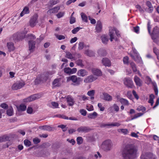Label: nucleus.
I'll return each instance as SVG.
<instances>
[{
  "label": "nucleus",
  "mask_w": 159,
  "mask_h": 159,
  "mask_svg": "<svg viewBox=\"0 0 159 159\" xmlns=\"http://www.w3.org/2000/svg\"><path fill=\"white\" fill-rule=\"evenodd\" d=\"M138 146L134 144L126 145L121 151V155L123 159H134L136 158L138 153Z\"/></svg>",
  "instance_id": "obj_1"
},
{
  "label": "nucleus",
  "mask_w": 159,
  "mask_h": 159,
  "mask_svg": "<svg viewBox=\"0 0 159 159\" xmlns=\"http://www.w3.org/2000/svg\"><path fill=\"white\" fill-rule=\"evenodd\" d=\"M113 143L110 139H107L104 141L101 145V148L103 150L106 152L110 151L112 148Z\"/></svg>",
  "instance_id": "obj_2"
},
{
  "label": "nucleus",
  "mask_w": 159,
  "mask_h": 159,
  "mask_svg": "<svg viewBox=\"0 0 159 159\" xmlns=\"http://www.w3.org/2000/svg\"><path fill=\"white\" fill-rule=\"evenodd\" d=\"M71 81L74 85L78 86L80 85L82 82V79L80 77H77L75 75H73L67 78V81L68 82Z\"/></svg>",
  "instance_id": "obj_3"
},
{
  "label": "nucleus",
  "mask_w": 159,
  "mask_h": 159,
  "mask_svg": "<svg viewBox=\"0 0 159 159\" xmlns=\"http://www.w3.org/2000/svg\"><path fill=\"white\" fill-rule=\"evenodd\" d=\"M28 39H31L29 41V50L30 51V52H33V49L35 48V42L33 40L35 39V37L34 35L32 34H28L26 36Z\"/></svg>",
  "instance_id": "obj_4"
},
{
  "label": "nucleus",
  "mask_w": 159,
  "mask_h": 159,
  "mask_svg": "<svg viewBox=\"0 0 159 159\" xmlns=\"http://www.w3.org/2000/svg\"><path fill=\"white\" fill-rule=\"evenodd\" d=\"M25 34L24 32H19L14 34L12 37L13 40L15 42L23 39L25 37Z\"/></svg>",
  "instance_id": "obj_5"
},
{
  "label": "nucleus",
  "mask_w": 159,
  "mask_h": 159,
  "mask_svg": "<svg viewBox=\"0 0 159 159\" xmlns=\"http://www.w3.org/2000/svg\"><path fill=\"white\" fill-rule=\"evenodd\" d=\"M123 81L125 85L128 88H132L134 86L133 81L129 78H125Z\"/></svg>",
  "instance_id": "obj_6"
},
{
  "label": "nucleus",
  "mask_w": 159,
  "mask_h": 159,
  "mask_svg": "<svg viewBox=\"0 0 159 159\" xmlns=\"http://www.w3.org/2000/svg\"><path fill=\"white\" fill-rule=\"evenodd\" d=\"M141 159H157L156 156L151 152L146 153L145 155H142L140 157Z\"/></svg>",
  "instance_id": "obj_7"
},
{
  "label": "nucleus",
  "mask_w": 159,
  "mask_h": 159,
  "mask_svg": "<svg viewBox=\"0 0 159 159\" xmlns=\"http://www.w3.org/2000/svg\"><path fill=\"white\" fill-rule=\"evenodd\" d=\"M25 84L24 82H17L12 85L11 89L13 90H16L22 88Z\"/></svg>",
  "instance_id": "obj_8"
},
{
  "label": "nucleus",
  "mask_w": 159,
  "mask_h": 159,
  "mask_svg": "<svg viewBox=\"0 0 159 159\" xmlns=\"http://www.w3.org/2000/svg\"><path fill=\"white\" fill-rule=\"evenodd\" d=\"M38 16L37 15L34 16L30 19L29 23L30 26L32 27H34L38 23Z\"/></svg>",
  "instance_id": "obj_9"
},
{
  "label": "nucleus",
  "mask_w": 159,
  "mask_h": 159,
  "mask_svg": "<svg viewBox=\"0 0 159 159\" xmlns=\"http://www.w3.org/2000/svg\"><path fill=\"white\" fill-rule=\"evenodd\" d=\"M97 79V78L93 75H91L86 77L84 80V82L86 83L92 82Z\"/></svg>",
  "instance_id": "obj_10"
},
{
  "label": "nucleus",
  "mask_w": 159,
  "mask_h": 159,
  "mask_svg": "<svg viewBox=\"0 0 159 159\" xmlns=\"http://www.w3.org/2000/svg\"><path fill=\"white\" fill-rule=\"evenodd\" d=\"M68 105L70 106H73L75 103L74 98L68 95L66 98Z\"/></svg>",
  "instance_id": "obj_11"
},
{
  "label": "nucleus",
  "mask_w": 159,
  "mask_h": 159,
  "mask_svg": "<svg viewBox=\"0 0 159 159\" xmlns=\"http://www.w3.org/2000/svg\"><path fill=\"white\" fill-rule=\"evenodd\" d=\"M90 130V129L88 127L81 126L77 129V131L79 132L86 133L88 132Z\"/></svg>",
  "instance_id": "obj_12"
},
{
  "label": "nucleus",
  "mask_w": 159,
  "mask_h": 159,
  "mask_svg": "<svg viewBox=\"0 0 159 159\" xmlns=\"http://www.w3.org/2000/svg\"><path fill=\"white\" fill-rule=\"evenodd\" d=\"M38 98H39L38 97V95L37 94H35L28 97L25 99H24V101L26 102H30L33 101Z\"/></svg>",
  "instance_id": "obj_13"
},
{
  "label": "nucleus",
  "mask_w": 159,
  "mask_h": 159,
  "mask_svg": "<svg viewBox=\"0 0 159 159\" xmlns=\"http://www.w3.org/2000/svg\"><path fill=\"white\" fill-rule=\"evenodd\" d=\"M102 25L101 21L98 20L97 21V23L95 27L96 31L98 33L100 32L102 30Z\"/></svg>",
  "instance_id": "obj_14"
},
{
  "label": "nucleus",
  "mask_w": 159,
  "mask_h": 159,
  "mask_svg": "<svg viewBox=\"0 0 159 159\" xmlns=\"http://www.w3.org/2000/svg\"><path fill=\"white\" fill-rule=\"evenodd\" d=\"M103 96L102 99L105 101H111L112 99V97L106 93H103Z\"/></svg>",
  "instance_id": "obj_15"
},
{
  "label": "nucleus",
  "mask_w": 159,
  "mask_h": 159,
  "mask_svg": "<svg viewBox=\"0 0 159 159\" xmlns=\"http://www.w3.org/2000/svg\"><path fill=\"white\" fill-rule=\"evenodd\" d=\"M148 80L149 82V83H151L152 84L154 87V90L155 94L157 95L158 93V90L157 89V86L155 82H152L151 79L149 77L147 76Z\"/></svg>",
  "instance_id": "obj_16"
},
{
  "label": "nucleus",
  "mask_w": 159,
  "mask_h": 159,
  "mask_svg": "<svg viewBox=\"0 0 159 159\" xmlns=\"http://www.w3.org/2000/svg\"><path fill=\"white\" fill-rule=\"evenodd\" d=\"M102 62L105 66H110L111 65L110 61L107 58H103L102 60Z\"/></svg>",
  "instance_id": "obj_17"
},
{
  "label": "nucleus",
  "mask_w": 159,
  "mask_h": 159,
  "mask_svg": "<svg viewBox=\"0 0 159 159\" xmlns=\"http://www.w3.org/2000/svg\"><path fill=\"white\" fill-rule=\"evenodd\" d=\"M134 80L137 86L140 87L142 85V81L137 76H135Z\"/></svg>",
  "instance_id": "obj_18"
},
{
  "label": "nucleus",
  "mask_w": 159,
  "mask_h": 159,
  "mask_svg": "<svg viewBox=\"0 0 159 159\" xmlns=\"http://www.w3.org/2000/svg\"><path fill=\"white\" fill-rule=\"evenodd\" d=\"M49 76L48 73H44L43 74H41L39 77L40 80L43 82L46 81L48 78Z\"/></svg>",
  "instance_id": "obj_19"
},
{
  "label": "nucleus",
  "mask_w": 159,
  "mask_h": 159,
  "mask_svg": "<svg viewBox=\"0 0 159 159\" xmlns=\"http://www.w3.org/2000/svg\"><path fill=\"white\" fill-rule=\"evenodd\" d=\"M98 55L101 57L105 56L107 55L106 50L102 48H100L98 51Z\"/></svg>",
  "instance_id": "obj_20"
},
{
  "label": "nucleus",
  "mask_w": 159,
  "mask_h": 159,
  "mask_svg": "<svg viewBox=\"0 0 159 159\" xmlns=\"http://www.w3.org/2000/svg\"><path fill=\"white\" fill-rule=\"evenodd\" d=\"M77 74L79 76L84 77L87 75L88 72L85 70L81 69L77 71Z\"/></svg>",
  "instance_id": "obj_21"
},
{
  "label": "nucleus",
  "mask_w": 159,
  "mask_h": 159,
  "mask_svg": "<svg viewBox=\"0 0 159 159\" xmlns=\"http://www.w3.org/2000/svg\"><path fill=\"white\" fill-rule=\"evenodd\" d=\"M113 109L116 112L118 111L119 110V106L116 104H114L112 106L110 107L108 109L111 112H113Z\"/></svg>",
  "instance_id": "obj_22"
},
{
  "label": "nucleus",
  "mask_w": 159,
  "mask_h": 159,
  "mask_svg": "<svg viewBox=\"0 0 159 159\" xmlns=\"http://www.w3.org/2000/svg\"><path fill=\"white\" fill-rule=\"evenodd\" d=\"M151 36L152 38L153 36L154 37L159 36V31L157 27H155L153 28L152 33Z\"/></svg>",
  "instance_id": "obj_23"
},
{
  "label": "nucleus",
  "mask_w": 159,
  "mask_h": 159,
  "mask_svg": "<svg viewBox=\"0 0 159 159\" xmlns=\"http://www.w3.org/2000/svg\"><path fill=\"white\" fill-rule=\"evenodd\" d=\"M92 71L93 74L95 75L100 76L102 74L101 71L97 69H93Z\"/></svg>",
  "instance_id": "obj_24"
},
{
  "label": "nucleus",
  "mask_w": 159,
  "mask_h": 159,
  "mask_svg": "<svg viewBox=\"0 0 159 159\" xmlns=\"http://www.w3.org/2000/svg\"><path fill=\"white\" fill-rule=\"evenodd\" d=\"M60 79L57 78L55 79L52 82V85L54 87H59L61 85V84L60 82Z\"/></svg>",
  "instance_id": "obj_25"
},
{
  "label": "nucleus",
  "mask_w": 159,
  "mask_h": 159,
  "mask_svg": "<svg viewBox=\"0 0 159 159\" xmlns=\"http://www.w3.org/2000/svg\"><path fill=\"white\" fill-rule=\"evenodd\" d=\"M131 57H132L133 59H134V60L138 63H140L142 64L143 62L142 61V60L141 57L139 56V55H136L135 57H134V56L133 55H131Z\"/></svg>",
  "instance_id": "obj_26"
},
{
  "label": "nucleus",
  "mask_w": 159,
  "mask_h": 159,
  "mask_svg": "<svg viewBox=\"0 0 159 159\" xmlns=\"http://www.w3.org/2000/svg\"><path fill=\"white\" fill-rule=\"evenodd\" d=\"M7 47L9 51H13L15 49L14 43L12 42L7 43Z\"/></svg>",
  "instance_id": "obj_27"
},
{
  "label": "nucleus",
  "mask_w": 159,
  "mask_h": 159,
  "mask_svg": "<svg viewBox=\"0 0 159 159\" xmlns=\"http://www.w3.org/2000/svg\"><path fill=\"white\" fill-rule=\"evenodd\" d=\"M60 9V7H56L52 9H49L48 11V13H57Z\"/></svg>",
  "instance_id": "obj_28"
},
{
  "label": "nucleus",
  "mask_w": 159,
  "mask_h": 159,
  "mask_svg": "<svg viewBox=\"0 0 159 159\" xmlns=\"http://www.w3.org/2000/svg\"><path fill=\"white\" fill-rule=\"evenodd\" d=\"M29 8L28 7H25L23 9L22 11L21 12L20 14V16H22L24 15L29 13Z\"/></svg>",
  "instance_id": "obj_29"
},
{
  "label": "nucleus",
  "mask_w": 159,
  "mask_h": 159,
  "mask_svg": "<svg viewBox=\"0 0 159 159\" xmlns=\"http://www.w3.org/2000/svg\"><path fill=\"white\" fill-rule=\"evenodd\" d=\"M85 54L89 57H93L95 55L94 52L90 50H86L85 51Z\"/></svg>",
  "instance_id": "obj_30"
},
{
  "label": "nucleus",
  "mask_w": 159,
  "mask_h": 159,
  "mask_svg": "<svg viewBox=\"0 0 159 159\" xmlns=\"http://www.w3.org/2000/svg\"><path fill=\"white\" fill-rule=\"evenodd\" d=\"M40 128L45 130L51 131L52 130V127L48 125H44L40 127Z\"/></svg>",
  "instance_id": "obj_31"
},
{
  "label": "nucleus",
  "mask_w": 159,
  "mask_h": 159,
  "mask_svg": "<svg viewBox=\"0 0 159 159\" xmlns=\"http://www.w3.org/2000/svg\"><path fill=\"white\" fill-rule=\"evenodd\" d=\"M13 114V109L12 107H10L7 111V114L9 116H11Z\"/></svg>",
  "instance_id": "obj_32"
},
{
  "label": "nucleus",
  "mask_w": 159,
  "mask_h": 159,
  "mask_svg": "<svg viewBox=\"0 0 159 159\" xmlns=\"http://www.w3.org/2000/svg\"><path fill=\"white\" fill-rule=\"evenodd\" d=\"M120 102L121 104L123 105L128 106L129 104L128 101L127 100L123 98H120Z\"/></svg>",
  "instance_id": "obj_33"
},
{
  "label": "nucleus",
  "mask_w": 159,
  "mask_h": 159,
  "mask_svg": "<svg viewBox=\"0 0 159 159\" xmlns=\"http://www.w3.org/2000/svg\"><path fill=\"white\" fill-rule=\"evenodd\" d=\"M146 5L148 7L150 12H152L153 10V7L151 2L148 1H147L146 2Z\"/></svg>",
  "instance_id": "obj_34"
},
{
  "label": "nucleus",
  "mask_w": 159,
  "mask_h": 159,
  "mask_svg": "<svg viewBox=\"0 0 159 159\" xmlns=\"http://www.w3.org/2000/svg\"><path fill=\"white\" fill-rule=\"evenodd\" d=\"M101 39L102 42L104 44H107L108 40L109 38L107 36L105 35L101 36Z\"/></svg>",
  "instance_id": "obj_35"
},
{
  "label": "nucleus",
  "mask_w": 159,
  "mask_h": 159,
  "mask_svg": "<svg viewBox=\"0 0 159 159\" xmlns=\"http://www.w3.org/2000/svg\"><path fill=\"white\" fill-rule=\"evenodd\" d=\"M1 137L2 142L7 141L9 140L10 139L9 136L7 135H4L1 136Z\"/></svg>",
  "instance_id": "obj_36"
},
{
  "label": "nucleus",
  "mask_w": 159,
  "mask_h": 159,
  "mask_svg": "<svg viewBox=\"0 0 159 159\" xmlns=\"http://www.w3.org/2000/svg\"><path fill=\"white\" fill-rule=\"evenodd\" d=\"M98 114L96 112H94L93 113L89 114L88 116V117L90 119L95 118L97 116Z\"/></svg>",
  "instance_id": "obj_37"
},
{
  "label": "nucleus",
  "mask_w": 159,
  "mask_h": 159,
  "mask_svg": "<svg viewBox=\"0 0 159 159\" xmlns=\"http://www.w3.org/2000/svg\"><path fill=\"white\" fill-rule=\"evenodd\" d=\"M66 57L69 59H74V56H73L72 54L70 52L67 51L66 52Z\"/></svg>",
  "instance_id": "obj_38"
},
{
  "label": "nucleus",
  "mask_w": 159,
  "mask_h": 159,
  "mask_svg": "<svg viewBox=\"0 0 159 159\" xmlns=\"http://www.w3.org/2000/svg\"><path fill=\"white\" fill-rule=\"evenodd\" d=\"M154 98V96L153 94H151L149 96V99L148 100V102L151 104V105L152 106L153 104V99Z\"/></svg>",
  "instance_id": "obj_39"
},
{
  "label": "nucleus",
  "mask_w": 159,
  "mask_h": 159,
  "mask_svg": "<svg viewBox=\"0 0 159 159\" xmlns=\"http://www.w3.org/2000/svg\"><path fill=\"white\" fill-rule=\"evenodd\" d=\"M131 67L134 72L137 71V69L135 64L134 62H131L130 63Z\"/></svg>",
  "instance_id": "obj_40"
},
{
  "label": "nucleus",
  "mask_w": 159,
  "mask_h": 159,
  "mask_svg": "<svg viewBox=\"0 0 159 159\" xmlns=\"http://www.w3.org/2000/svg\"><path fill=\"white\" fill-rule=\"evenodd\" d=\"M138 111H142L143 112H145L146 111V108L143 106H139L136 109Z\"/></svg>",
  "instance_id": "obj_41"
},
{
  "label": "nucleus",
  "mask_w": 159,
  "mask_h": 159,
  "mask_svg": "<svg viewBox=\"0 0 159 159\" xmlns=\"http://www.w3.org/2000/svg\"><path fill=\"white\" fill-rule=\"evenodd\" d=\"M81 15L82 20L86 22L88 21V18L86 15L83 12L81 13Z\"/></svg>",
  "instance_id": "obj_42"
},
{
  "label": "nucleus",
  "mask_w": 159,
  "mask_h": 159,
  "mask_svg": "<svg viewBox=\"0 0 159 159\" xmlns=\"http://www.w3.org/2000/svg\"><path fill=\"white\" fill-rule=\"evenodd\" d=\"M74 59V60H76L77 58H80L81 57V55L80 53H75L73 54Z\"/></svg>",
  "instance_id": "obj_43"
},
{
  "label": "nucleus",
  "mask_w": 159,
  "mask_h": 159,
  "mask_svg": "<svg viewBox=\"0 0 159 159\" xmlns=\"http://www.w3.org/2000/svg\"><path fill=\"white\" fill-rule=\"evenodd\" d=\"M110 36V40L111 42L113 39H114V32L113 30H109Z\"/></svg>",
  "instance_id": "obj_44"
},
{
  "label": "nucleus",
  "mask_w": 159,
  "mask_h": 159,
  "mask_svg": "<svg viewBox=\"0 0 159 159\" xmlns=\"http://www.w3.org/2000/svg\"><path fill=\"white\" fill-rule=\"evenodd\" d=\"M26 108V106L24 104H21L19 107L18 108V110L19 111H24Z\"/></svg>",
  "instance_id": "obj_45"
},
{
  "label": "nucleus",
  "mask_w": 159,
  "mask_h": 159,
  "mask_svg": "<svg viewBox=\"0 0 159 159\" xmlns=\"http://www.w3.org/2000/svg\"><path fill=\"white\" fill-rule=\"evenodd\" d=\"M82 62L83 61L82 60L79 59L76 61L75 63L78 66H80L81 67H83L84 66V65L82 63Z\"/></svg>",
  "instance_id": "obj_46"
},
{
  "label": "nucleus",
  "mask_w": 159,
  "mask_h": 159,
  "mask_svg": "<svg viewBox=\"0 0 159 159\" xmlns=\"http://www.w3.org/2000/svg\"><path fill=\"white\" fill-rule=\"evenodd\" d=\"M118 131L119 132H121L124 134H127V133L129 132L128 130L126 129H119L118 130Z\"/></svg>",
  "instance_id": "obj_47"
},
{
  "label": "nucleus",
  "mask_w": 159,
  "mask_h": 159,
  "mask_svg": "<svg viewBox=\"0 0 159 159\" xmlns=\"http://www.w3.org/2000/svg\"><path fill=\"white\" fill-rule=\"evenodd\" d=\"M76 141L77 143L79 145H80L82 143L83 139L81 137H78L77 138Z\"/></svg>",
  "instance_id": "obj_48"
},
{
  "label": "nucleus",
  "mask_w": 159,
  "mask_h": 159,
  "mask_svg": "<svg viewBox=\"0 0 159 159\" xmlns=\"http://www.w3.org/2000/svg\"><path fill=\"white\" fill-rule=\"evenodd\" d=\"M54 117H58L60 118H61L64 119L68 120V117L65 116L64 115H57L55 116Z\"/></svg>",
  "instance_id": "obj_49"
},
{
  "label": "nucleus",
  "mask_w": 159,
  "mask_h": 159,
  "mask_svg": "<svg viewBox=\"0 0 159 159\" xmlns=\"http://www.w3.org/2000/svg\"><path fill=\"white\" fill-rule=\"evenodd\" d=\"M143 113H138L135 114L133 117L131 118V120H133L134 119L137 118L138 117L141 116L143 115Z\"/></svg>",
  "instance_id": "obj_50"
},
{
  "label": "nucleus",
  "mask_w": 159,
  "mask_h": 159,
  "mask_svg": "<svg viewBox=\"0 0 159 159\" xmlns=\"http://www.w3.org/2000/svg\"><path fill=\"white\" fill-rule=\"evenodd\" d=\"M135 7L140 13H143L144 12V10L140 5H137Z\"/></svg>",
  "instance_id": "obj_51"
},
{
  "label": "nucleus",
  "mask_w": 159,
  "mask_h": 159,
  "mask_svg": "<svg viewBox=\"0 0 159 159\" xmlns=\"http://www.w3.org/2000/svg\"><path fill=\"white\" fill-rule=\"evenodd\" d=\"M152 38L155 43L157 44H159V36L154 37L153 36Z\"/></svg>",
  "instance_id": "obj_52"
},
{
  "label": "nucleus",
  "mask_w": 159,
  "mask_h": 159,
  "mask_svg": "<svg viewBox=\"0 0 159 159\" xmlns=\"http://www.w3.org/2000/svg\"><path fill=\"white\" fill-rule=\"evenodd\" d=\"M81 28L80 27H77L72 30V32L73 34H76L81 29Z\"/></svg>",
  "instance_id": "obj_53"
},
{
  "label": "nucleus",
  "mask_w": 159,
  "mask_h": 159,
  "mask_svg": "<svg viewBox=\"0 0 159 159\" xmlns=\"http://www.w3.org/2000/svg\"><path fill=\"white\" fill-rule=\"evenodd\" d=\"M64 72L66 73L70 74H71V69L69 67L65 68L64 69Z\"/></svg>",
  "instance_id": "obj_54"
},
{
  "label": "nucleus",
  "mask_w": 159,
  "mask_h": 159,
  "mask_svg": "<svg viewBox=\"0 0 159 159\" xmlns=\"http://www.w3.org/2000/svg\"><path fill=\"white\" fill-rule=\"evenodd\" d=\"M95 93V91L94 90H92L88 91L87 94L89 96H94Z\"/></svg>",
  "instance_id": "obj_55"
},
{
  "label": "nucleus",
  "mask_w": 159,
  "mask_h": 159,
  "mask_svg": "<svg viewBox=\"0 0 159 159\" xmlns=\"http://www.w3.org/2000/svg\"><path fill=\"white\" fill-rule=\"evenodd\" d=\"M55 35L56 36L57 38L59 40L64 39L65 38V36L63 35L55 34Z\"/></svg>",
  "instance_id": "obj_56"
},
{
  "label": "nucleus",
  "mask_w": 159,
  "mask_h": 159,
  "mask_svg": "<svg viewBox=\"0 0 159 159\" xmlns=\"http://www.w3.org/2000/svg\"><path fill=\"white\" fill-rule=\"evenodd\" d=\"M24 143L26 146L29 147L31 145V142L29 140L25 139L24 141Z\"/></svg>",
  "instance_id": "obj_57"
},
{
  "label": "nucleus",
  "mask_w": 159,
  "mask_h": 159,
  "mask_svg": "<svg viewBox=\"0 0 159 159\" xmlns=\"http://www.w3.org/2000/svg\"><path fill=\"white\" fill-rule=\"evenodd\" d=\"M84 47V44L83 42H80L79 44L78 49L79 50L82 49Z\"/></svg>",
  "instance_id": "obj_58"
},
{
  "label": "nucleus",
  "mask_w": 159,
  "mask_h": 159,
  "mask_svg": "<svg viewBox=\"0 0 159 159\" xmlns=\"http://www.w3.org/2000/svg\"><path fill=\"white\" fill-rule=\"evenodd\" d=\"M124 63L125 64H128L129 63V57L127 56L124 57L123 59Z\"/></svg>",
  "instance_id": "obj_59"
},
{
  "label": "nucleus",
  "mask_w": 159,
  "mask_h": 159,
  "mask_svg": "<svg viewBox=\"0 0 159 159\" xmlns=\"http://www.w3.org/2000/svg\"><path fill=\"white\" fill-rule=\"evenodd\" d=\"M133 31L135 33L138 34L139 32V28L138 26H137L135 27H134L133 28Z\"/></svg>",
  "instance_id": "obj_60"
},
{
  "label": "nucleus",
  "mask_w": 159,
  "mask_h": 159,
  "mask_svg": "<svg viewBox=\"0 0 159 159\" xmlns=\"http://www.w3.org/2000/svg\"><path fill=\"white\" fill-rule=\"evenodd\" d=\"M59 2V0H51L49 1V3L51 5H53L57 4Z\"/></svg>",
  "instance_id": "obj_61"
},
{
  "label": "nucleus",
  "mask_w": 159,
  "mask_h": 159,
  "mask_svg": "<svg viewBox=\"0 0 159 159\" xmlns=\"http://www.w3.org/2000/svg\"><path fill=\"white\" fill-rule=\"evenodd\" d=\"M64 12H60L56 15V16L58 18H60L64 16Z\"/></svg>",
  "instance_id": "obj_62"
},
{
  "label": "nucleus",
  "mask_w": 159,
  "mask_h": 159,
  "mask_svg": "<svg viewBox=\"0 0 159 159\" xmlns=\"http://www.w3.org/2000/svg\"><path fill=\"white\" fill-rule=\"evenodd\" d=\"M120 125L119 123L115 122L110 124V126H119Z\"/></svg>",
  "instance_id": "obj_63"
},
{
  "label": "nucleus",
  "mask_w": 159,
  "mask_h": 159,
  "mask_svg": "<svg viewBox=\"0 0 159 159\" xmlns=\"http://www.w3.org/2000/svg\"><path fill=\"white\" fill-rule=\"evenodd\" d=\"M1 107L2 108L6 109L8 108V105L6 103H3L1 104Z\"/></svg>",
  "instance_id": "obj_64"
}]
</instances>
